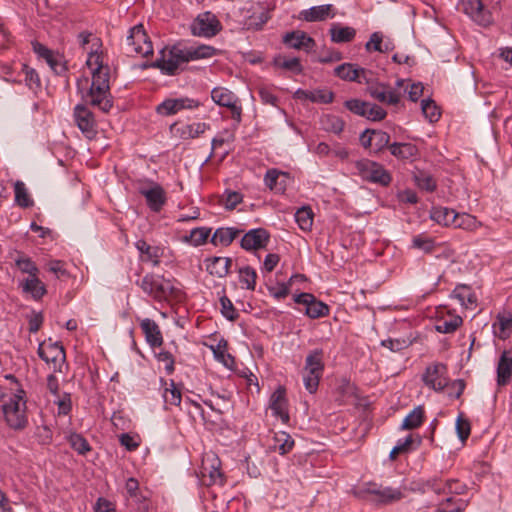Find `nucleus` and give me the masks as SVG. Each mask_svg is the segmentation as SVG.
Instances as JSON below:
<instances>
[{
  "label": "nucleus",
  "mask_w": 512,
  "mask_h": 512,
  "mask_svg": "<svg viewBox=\"0 0 512 512\" xmlns=\"http://www.w3.org/2000/svg\"><path fill=\"white\" fill-rule=\"evenodd\" d=\"M283 43L289 48L304 50L306 52L311 51L315 46L314 39L300 30L286 33L283 36Z\"/></svg>",
  "instance_id": "22"
},
{
  "label": "nucleus",
  "mask_w": 512,
  "mask_h": 512,
  "mask_svg": "<svg viewBox=\"0 0 512 512\" xmlns=\"http://www.w3.org/2000/svg\"><path fill=\"white\" fill-rule=\"evenodd\" d=\"M210 232L208 228H194L191 230L190 235L185 237V240L190 241L194 246H200L207 241Z\"/></svg>",
  "instance_id": "50"
},
{
  "label": "nucleus",
  "mask_w": 512,
  "mask_h": 512,
  "mask_svg": "<svg viewBox=\"0 0 512 512\" xmlns=\"http://www.w3.org/2000/svg\"><path fill=\"white\" fill-rule=\"evenodd\" d=\"M334 99V94L328 89H316L310 91L309 101L313 103L328 104Z\"/></svg>",
  "instance_id": "56"
},
{
  "label": "nucleus",
  "mask_w": 512,
  "mask_h": 512,
  "mask_svg": "<svg viewBox=\"0 0 512 512\" xmlns=\"http://www.w3.org/2000/svg\"><path fill=\"white\" fill-rule=\"evenodd\" d=\"M141 329L145 335L146 341L152 347H159L163 343L162 333L157 323L149 318L141 320Z\"/></svg>",
  "instance_id": "28"
},
{
  "label": "nucleus",
  "mask_w": 512,
  "mask_h": 512,
  "mask_svg": "<svg viewBox=\"0 0 512 512\" xmlns=\"http://www.w3.org/2000/svg\"><path fill=\"white\" fill-rule=\"evenodd\" d=\"M421 109L424 117L428 119L431 123L437 121L440 117L438 107L436 106L433 100H422Z\"/></svg>",
  "instance_id": "51"
},
{
  "label": "nucleus",
  "mask_w": 512,
  "mask_h": 512,
  "mask_svg": "<svg viewBox=\"0 0 512 512\" xmlns=\"http://www.w3.org/2000/svg\"><path fill=\"white\" fill-rule=\"evenodd\" d=\"M456 212L447 207H434L431 211V219L444 226H453Z\"/></svg>",
  "instance_id": "38"
},
{
  "label": "nucleus",
  "mask_w": 512,
  "mask_h": 512,
  "mask_svg": "<svg viewBox=\"0 0 512 512\" xmlns=\"http://www.w3.org/2000/svg\"><path fill=\"white\" fill-rule=\"evenodd\" d=\"M423 85L422 83L418 82V83H412L410 85H405L404 84V87L402 88V92H407L408 93V97L409 99L412 101V102H416L423 94Z\"/></svg>",
  "instance_id": "62"
},
{
  "label": "nucleus",
  "mask_w": 512,
  "mask_h": 512,
  "mask_svg": "<svg viewBox=\"0 0 512 512\" xmlns=\"http://www.w3.org/2000/svg\"><path fill=\"white\" fill-rule=\"evenodd\" d=\"M220 304L221 313L226 319L230 321H235L238 318V313L235 310L233 303L226 295L220 298Z\"/></svg>",
  "instance_id": "57"
},
{
  "label": "nucleus",
  "mask_w": 512,
  "mask_h": 512,
  "mask_svg": "<svg viewBox=\"0 0 512 512\" xmlns=\"http://www.w3.org/2000/svg\"><path fill=\"white\" fill-rule=\"evenodd\" d=\"M258 94H259L260 100L264 104L277 106L278 97L272 92V90L270 88L261 86L258 89Z\"/></svg>",
  "instance_id": "64"
},
{
  "label": "nucleus",
  "mask_w": 512,
  "mask_h": 512,
  "mask_svg": "<svg viewBox=\"0 0 512 512\" xmlns=\"http://www.w3.org/2000/svg\"><path fill=\"white\" fill-rule=\"evenodd\" d=\"M227 343L220 341L215 348L213 353L215 358L221 362L225 367L232 368L234 365V358L226 350Z\"/></svg>",
  "instance_id": "48"
},
{
  "label": "nucleus",
  "mask_w": 512,
  "mask_h": 512,
  "mask_svg": "<svg viewBox=\"0 0 512 512\" xmlns=\"http://www.w3.org/2000/svg\"><path fill=\"white\" fill-rule=\"evenodd\" d=\"M199 471L204 480L206 478L209 479L208 485L224 483L221 472V460L215 450H204Z\"/></svg>",
  "instance_id": "9"
},
{
  "label": "nucleus",
  "mask_w": 512,
  "mask_h": 512,
  "mask_svg": "<svg viewBox=\"0 0 512 512\" xmlns=\"http://www.w3.org/2000/svg\"><path fill=\"white\" fill-rule=\"evenodd\" d=\"M334 16L335 13L333 12V5L331 4L313 6L300 12V19L307 22L324 21Z\"/></svg>",
  "instance_id": "26"
},
{
  "label": "nucleus",
  "mask_w": 512,
  "mask_h": 512,
  "mask_svg": "<svg viewBox=\"0 0 512 512\" xmlns=\"http://www.w3.org/2000/svg\"><path fill=\"white\" fill-rule=\"evenodd\" d=\"M313 217V211L308 206L299 208L295 213V221L297 222L299 228L305 232L311 230L313 225Z\"/></svg>",
  "instance_id": "40"
},
{
  "label": "nucleus",
  "mask_w": 512,
  "mask_h": 512,
  "mask_svg": "<svg viewBox=\"0 0 512 512\" xmlns=\"http://www.w3.org/2000/svg\"><path fill=\"white\" fill-rule=\"evenodd\" d=\"M414 181L420 189L426 192H433L437 187L436 181L432 175L424 171H418L414 175Z\"/></svg>",
  "instance_id": "46"
},
{
  "label": "nucleus",
  "mask_w": 512,
  "mask_h": 512,
  "mask_svg": "<svg viewBox=\"0 0 512 512\" xmlns=\"http://www.w3.org/2000/svg\"><path fill=\"white\" fill-rule=\"evenodd\" d=\"M291 181V177L287 172H281L276 169H270L264 177L265 185L275 193L282 194Z\"/></svg>",
  "instance_id": "23"
},
{
  "label": "nucleus",
  "mask_w": 512,
  "mask_h": 512,
  "mask_svg": "<svg viewBox=\"0 0 512 512\" xmlns=\"http://www.w3.org/2000/svg\"><path fill=\"white\" fill-rule=\"evenodd\" d=\"M324 367L323 350H311L306 356L305 365L302 370L303 383L309 393L314 394L318 390Z\"/></svg>",
  "instance_id": "2"
},
{
  "label": "nucleus",
  "mask_w": 512,
  "mask_h": 512,
  "mask_svg": "<svg viewBox=\"0 0 512 512\" xmlns=\"http://www.w3.org/2000/svg\"><path fill=\"white\" fill-rule=\"evenodd\" d=\"M345 107L352 113L364 117L367 102L359 99H351L345 102Z\"/></svg>",
  "instance_id": "61"
},
{
  "label": "nucleus",
  "mask_w": 512,
  "mask_h": 512,
  "mask_svg": "<svg viewBox=\"0 0 512 512\" xmlns=\"http://www.w3.org/2000/svg\"><path fill=\"white\" fill-rule=\"evenodd\" d=\"M20 287L24 293L30 294L34 300H40L47 292L46 286L39 279L38 274L28 276L22 280Z\"/></svg>",
  "instance_id": "29"
},
{
  "label": "nucleus",
  "mask_w": 512,
  "mask_h": 512,
  "mask_svg": "<svg viewBox=\"0 0 512 512\" xmlns=\"http://www.w3.org/2000/svg\"><path fill=\"white\" fill-rule=\"evenodd\" d=\"M15 264L21 272L28 274V276L36 275L39 272L38 267L29 257L19 256L15 259Z\"/></svg>",
  "instance_id": "52"
},
{
  "label": "nucleus",
  "mask_w": 512,
  "mask_h": 512,
  "mask_svg": "<svg viewBox=\"0 0 512 512\" xmlns=\"http://www.w3.org/2000/svg\"><path fill=\"white\" fill-rule=\"evenodd\" d=\"M137 250L141 254V258L145 262H151L153 266L159 265L160 258L162 257L164 250L160 246H152L145 240H138L135 243Z\"/></svg>",
  "instance_id": "27"
},
{
  "label": "nucleus",
  "mask_w": 512,
  "mask_h": 512,
  "mask_svg": "<svg viewBox=\"0 0 512 512\" xmlns=\"http://www.w3.org/2000/svg\"><path fill=\"white\" fill-rule=\"evenodd\" d=\"M391 154L401 160H413L418 156V148L412 143H393L389 146Z\"/></svg>",
  "instance_id": "31"
},
{
  "label": "nucleus",
  "mask_w": 512,
  "mask_h": 512,
  "mask_svg": "<svg viewBox=\"0 0 512 512\" xmlns=\"http://www.w3.org/2000/svg\"><path fill=\"white\" fill-rule=\"evenodd\" d=\"M163 385L162 397L165 405L179 406L182 400L181 391L173 380L161 379Z\"/></svg>",
  "instance_id": "32"
},
{
  "label": "nucleus",
  "mask_w": 512,
  "mask_h": 512,
  "mask_svg": "<svg viewBox=\"0 0 512 512\" xmlns=\"http://www.w3.org/2000/svg\"><path fill=\"white\" fill-rule=\"evenodd\" d=\"M441 489V480H438L436 478L429 480L419 479L411 482L410 484V490L413 492L426 493L431 490L436 494H440Z\"/></svg>",
  "instance_id": "39"
},
{
  "label": "nucleus",
  "mask_w": 512,
  "mask_h": 512,
  "mask_svg": "<svg viewBox=\"0 0 512 512\" xmlns=\"http://www.w3.org/2000/svg\"><path fill=\"white\" fill-rule=\"evenodd\" d=\"M275 444L269 448H292L294 441L289 434L280 431L274 434Z\"/></svg>",
  "instance_id": "60"
},
{
  "label": "nucleus",
  "mask_w": 512,
  "mask_h": 512,
  "mask_svg": "<svg viewBox=\"0 0 512 512\" xmlns=\"http://www.w3.org/2000/svg\"><path fill=\"white\" fill-rule=\"evenodd\" d=\"M138 284L144 293L157 301L168 299L175 291L170 280L155 274H146Z\"/></svg>",
  "instance_id": "6"
},
{
  "label": "nucleus",
  "mask_w": 512,
  "mask_h": 512,
  "mask_svg": "<svg viewBox=\"0 0 512 512\" xmlns=\"http://www.w3.org/2000/svg\"><path fill=\"white\" fill-rule=\"evenodd\" d=\"M3 414L7 424L13 429H22L26 426V400L25 391L18 389L16 393L11 395L9 399L2 405Z\"/></svg>",
  "instance_id": "3"
},
{
  "label": "nucleus",
  "mask_w": 512,
  "mask_h": 512,
  "mask_svg": "<svg viewBox=\"0 0 512 512\" xmlns=\"http://www.w3.org/2000/svg\"><path fill=\"white\" fill-rule=\"evenodd\" d=\"M139 193L145 197L148 207L154 212H159L166 202V193L157 183L141 187Z\"/></svg>",
  "instance_id": "20"
},
{
  "label": "nucleus",
  "mask_w": 512,
  "mask_h": 512,
  "mask_svg": "<svg viewBox=\"0 0 512 512\" xmlns=\"http://www.w3.org/2000/svg\"><path fill=\"white\" fill-rule=\"evenodd\" d=\"M240 230L233 227H221L218 228L212 238L211 242L214 245L229 246L234 239L238 236Z\"/></svg>",
  "instance_id": "33"
},
{
  "label": "nucleus",
  "mask_w": 512,
  "mask_h": 512,
  "mask_svg": "<svg viewBox=\"0 0 512 512\" xmlns=\"http://www.w3.org/2000/svg\"><path fill=\"white\" fill-rule=\"evenodd\" d=\"M54 403L58 407V415L66 416L72 409L71 396L68 393L57 396V399L54 400Z\"/></svg>",
  "instance_id": "59"
},
{
  "label": "nucleus",
  "mask_w": 512,
  "mask_h": 512,
  "mask_svg": "<svg viewBox=\"0 0 512 512\" xmlns=\"http://www.w3.org/2000/svg\"><path fill=\"white\" fill-rule=\"evenodd\" d=\"M452 297L456 298L460 304L465 307H468L469 304H473L476 301L475 296L465 285L457 286L452 293Z\"/></svg>",
  "instance_id": "49"
},
{
  "label": "nucleus",
  "mask_w": 512,
  "mask_h": 512,
  "mask_svg": "<svg viewBox=\"0 0 512 512\" xmlns=\"http://www.w3.org/2000/svg\"><path fill=\"white\" fill-rule=\"evenodd\" d=\"M355 497L366 499L367 495L376 496V501L381 504H389L399 501L403 498V493L400 489L392 487H382L374 482L364 483L362 486L353 489Z\"/></svg>",
  "instance_id": "5"
},
{
  "label": "nucleus",
  "mask_w": 512,
  "mask_h": 512,
  "mask_svg": "<svg viewBox=\"0 0 512 512\" xmlns=\"http://www.w3.org/2000/svg\"><path fill=\"white\" fill-rule=\"evenodd\" d=\"M32 45L33 51L38 55V57L46 61L55 74L61 75L67 70L62 55L55 53L39 42H33Z\"/></svg>",
  "instance_id": "19"
},
{
  "label": "nucleus",
  "mask_w": 512,
  "mask_h": 512,
  "mask_svg": "<svg viewBox=\"0 0 512 512\" xmlns=\"http://www.w3.org/2000/svg\"><path fill=\"white\" fill-rule=\"evenodd\" d=\"M92 73V83L88 92L89 102L103 112H109L113 106L109 85V67L97 69Z\"/></svg>",
  "instance_id": "1"
},
{
  "label": "nucleus",
  "mask_w": 512,
  "mask_h": 512,
  "mask_svg": "<svg viewBox=\"0 0 512 512\" xmlns=\"http://www.w3.org/2000/svg\"><path fill=\"white\" fill-rule=\"evenodd\" d=\"M512 376V357H508L506 352L500 357L497 367V383L500 386L506 385Z\"/></svg>",
  "instance_id": "35"
},
{
  "label": "nucleus",
  "mask_w": 512,
  "mask_h": 512,
  "mask_svg": "<svg viewBox=\"0 0 512 512\" xmlns=\"http://www.w3.org/2000/svg\"><path fill=\"white\" fill-rule=\"evenodd\" d=\"M269 408L272 410L273 415L279 417L282 421L286 422L289 420L286 390L284 387L279 386L272 393L269 401Z\"/></svg>",
  "instance_id": "24"
},
{
  "label": "nucleus",
  "mask_w": 512,
  "mask_h": 512,
  "mask_svg": "<svg viewBox=\"0 0 512 512\" xmlns=\"http://www.w3.org/2000/svg\"><path fill=\"white\" fill-rule=\"evenodd\" d=\"M355 169L362 180L381 186H388L392 179L383 165L369 159L355 162Z\"/></svg>",
  "instance_id": "7"
},
{
  "label": "nucleus",
  "mask_w": 512,
  "mask_h": 512,
  "mask_svg": "<svg viewBox=\"0 0 512 512\" xmlns=\"http://www.w3.org/2000/svg\"><path fill=\"white\" fill-rule=\"evenodd\" d=\"M22 71L25 74V83L29 87V89L36 90L40 88L41 81L35 69L30 68L26 64H22Z\"/></svg>",
  "instance_id": "55"
},
{
  "label": "nucleus",
  "mask_w": 512,
  "mask_h": 512,
  "mask_svg": "<svg viewBox=\"0 0 512 512\" xmlns=\"http://www.w3.org/2000/svg\"><path fill=\"white\" fill-rule=\"evenodd\" d=\"M434 245V240L424 234L416 235L412 239V246L425 253H430L434 249Z\"/></svg>",
  "instance_id": "54"
},
{
  "label": "nucleus",
  "mask_w": 512,
  "mask_h": 512,
  "mask_svg": "<svg viewBox=\"0 0 512 512\" xmlns=\"http://www.w3.org/2000/svg\"><path fill=\"white\" fill-rule=\"evenodd\" d=\"M462 318L460 316H453L449 320H443L438 322L436 330L440 333H453L462 324Z\"/></svg>",
  "instance_id": "53"
},
{
  "label": "nucleus",
  "mask_w": 512,
  "mask_h": 512,
  "mask_svg": "<svg viewBox=\"0 0 512 512\" xmlns=\"http://www.w3.org/2000/svg\"><path fill=\"white\" fill-rule=\"evenodd\" d=\"M321 126L327 132L340 134L345 126V122L336 115L326 114L321 118Z\"/></svg>",
  "instance_id": "43"
},
{
  "label": "nucleus",
  "mask_w": 512,
  "mask_h": 512,
  "mask_svg": "<svg viewBox=\"0 0 512 512\" xmlns=\"http://www.w3.org/2000/svg\"><path fill=\"white\" fill-rule=\"evenodd\" d=\"M206 262V270L211 275L222 278L228 274L232 260L227 257H213Z\"/></svg>",
  "instance_id": "30"
},
{
  "label": "nucleus",
  "mask_w": 512,
  "mask_h": 512,
  "mask_svg": "<svg viewBox=\"0 0 512 512\" xmlns=\"http://www.w3.org/2000/svg\"><path fill=\"white\" fill-rule=\"evenodd\" d=\"M200 106V102L193 98H167L157 105L156 112L162 116L175 115L182 110H193Z\"/></svg>",
  "instance_id": "14"
},
{
  "label": "nucleus",
  "mask_w": 512,
  "mask_h": 512,
  "mask_svg": "<svg viewBox=\"0 0 512 512\" xmlns=\"http://www.w3.org/2000/svg\"><path fill=\"white\" fill-rule=\"evenodd\" d=\"M188 60L194 61L199 59L211 58L216 54V48L210 45L201 44L198 46L184 47Z\"/></svg>",
  "instance_id": "37"
},
{
  "label": "nucleus",
  "mask_w": 512,
  "mask_h": 512,
  "mask_svg": "<svg viewBox=\"0 0 512 512\" xmlns=\"http://www.w3.org/2000/svg\"><path fill=\"white\" fill-rule=\"evenodd\" d=\"M330 36L335 43H347L355 38L356 30L353 27L333 24L330 28Z\"/></svg>",
  "instance_id": "34"
},
{
  "label": "nucleus",
  "mask_w": 512,
  "mask_h": 512,
  "mask_svg": "<svg viewBox=\"0 0 512 512\" xmlns=\"http://www.w3.org/2000/svg\"><path fill=\"white\" fill-rule=\"evenodd\" d=\"M294 301L298 304L305 306V314L311 319H317L328 315V306L317 300L314 295L310 293H300L295 295Z\"/></svg>",
  "instance_id": "17"
},
{
  "label": "nucleus",
  "mask_w": 512,
  "mask_h": 512,
  "mask_svg": "<svg viewBox=\"0 0 512 512\" xmlns=\"http://www.w3.org/2000/svg\"><path fill=\"white\" fill-rule=\"evenodd\" d=\"M422 380L429 388L442 391L448 385L447 367L442 363L427 367Z\"/></svg>",
  "instance_id": "16"
},
{
  "label": "nucleus",
  "mask_w": 512,
  "mask_h": 512,
  "mask_svg": "<svg viewBox=\"0 0 512 512\" xmlns=\"http://www.w3.org/2000/svg\"><path fill=\"white\" fill-rule=\"evenodd\" d=\"M211 99L216 105L229 109L233 120L241 122L242 105L234 92L225 87H215L211 90Z\"/></svg>",
  "instance_id": "10"
},
{
  "label": "nucleus",
  "mask_w": 512,
  "mask_h": 512,
  "mask_svg": "<svg viewBox=\"0 0 512 512\" xmlns=\"http://www.w3.org/2000/svg\"><path fill=\"white\" fill-rule=\"evenodd\" d=\"M256 278V271L252 267L245 266L239 269V280L242 284V287L248 290H254L256 285Z\"/></svg>",
  "instance_id": "47"
},
{
  "label": "nucleus",
  "mask_w": 512,
  "mask_h": 512,
  "mask_svg": "<svg viewBox=\"0 0 512 512\" xmlns=\"http://www.w3.org/2000/svg\"><path fill=\"white\" fill-rule=\"evenodd\" d=\"M404 84H406L404 79L397 80L394 87L385 83H374L368 86L367 91L372 98L383 104L398 105L402 98Z\"/></svg>",
  "instance_id": "8"
},
{
  "label": "nucleus",
  "mask_w": 512,
  "mask_h": 512,
  "mask_svg": "<svg viewBox=\"0 0 512 512\" xmlns=\"http://www.w3.org/2000/svg\"><path fill=\"white\" fill-rule=\"evenodd\" d=\"M191 33L197 37L212 38L222 29V25L215 14L207 11L199 14L191 23Z\"/></svg>",
  "instance_id": "11"
},
{
  "label": "nucleus",
  "mask_w": 512,
  "mask_h": 512,
  "mask_svg": "<svg viewBox=\"0 0 512 512\" xmlns=\"http://www.w3.org/2000/svg\"><path fill=\"white\" fill-rule=\"evenodd\" d=\"M37 352L42 360L46 363L53 364L54 370H60L62 364L65 362V351L59 342H50L48 344L45 342L40 343Z\"/></svg>",
  "instance_id": "18"
},
{
  "label": "nucleus",
  "mask_w": 512,
  "mask_h": 512,
  "mask_svg": "<svg viewBox=\"0 0 512 512\" xmlns=\"http://www.w3.org/2000/svg\"><path fill=\"white\" fill-rule=\"evenodd\" d=\"M270 235L263 228L251 229L241 239V247L247 251L265 248L269 242Z\"/></svg>",
  "instance_id": "21"
},
{
  "label": "nucleus",
  "mask_w": 512,
  "mask_h": 512,
  "mask_svg": "<svg viewBox=\"0 0 512 512\" xmlns=\"http://www.w3.org/2000/svg\"><path fill=\"white\" fill-rule=\"evenodd\" d=\"M381 345L392 352H399L408 347L409 343L405 339H386L381 341Z\"/></svg>",
  "instance_id": "63"
},
{
  "label": "nucleus",
  "mask_w": 512,
  "mask_h": 512,
  "mask_svg": "<svg viewBox=\"0 0 512 512\" xmlns=\"http://www.w3.org/2000/svg\"><path fill=\"white\" fill-rule=\"evenodd\" d=\"M386 111L377 104L367 102L364 117L372 121H380L386 117Z\"/></svg>",
  "instance_id": "58"
},
{
  "label": "nucleus",
  "mask_w": 512,
  "mask_h": 512,
  "mask_svg": "<svg viewBox=\"0 0 512 512\" xmlns=\"http://www.w3.org/2000/svg\"><path fill=\"white\" fill-rule=\"evenodd\" d=\"M462 11L477 25L488 27L493 24L492 12L484 7L482 0H461Z\"/></svg>",
  "instance_id": "13"
},
{
  "label": "nucleus",
  "mask_w": 512,
  "mask_h": 512,
  "mask_svg": "<svg viewBox=\"0 0 512 512\" xmlns=\"http://www.w3.org/2000/svg\"><path fill=\"white\" fill-rule=\"evenodd\" d=\"M14 192V200L18 206L22 208H28L33 205V200L31 199L24 182L17 180L14 183Z\"/></svg>",
  "instance_id": "44"
},
{
  "label": "nucleus",
  "mask_w": 512,
  "mask_h": 512,
  "mask_svg": "<svg viewBox=\"0 0 512 512\" xmlns=\"http://www.w3.org/2000/svg\"><path fill=\"white\" fill-rule=\"evenodd\" d=\"M480 225L481 223L476 219L475 216L468 213H456L452 227L473 231L476 230Z\"/></svg>",
  "instance_id": "42"
},
{
  "label": "nucleus",
  "mask_w": 512,
  "mask_h": 512,
  "mask_svg": "<svg viewBox=\"0 0 512 512\" xmlns=\"http://www.w3.org/2000/svg\"><path fill=\"white\" fill-rule=\"evenodd\" d=\"M424 420V409L421 406L415 407L402 421L401 428L411 430L419 427Z\"/></svg>",
  "instance_id": "41"
},
{
  "label": "nucleus",
  "mask_w": 512,
  "mask_h": 512,
  "mask_svg": "<svg viewBox=\"0 0 512 512\" xmlns=\"http://www.w3.org/2000/svg\"><path fill=\"white\" fill-rule=\"evenodd\" d=\"M188 62L185 48L175 45L161 50L160 57L151 66L160 69L163 74L174 75L180 65Z\"/></svg>",
  "instance_id": "4"
},
{
  "label": "nucleus",
  "mask_w": 512,
  "mask_h": 512,
  "mask_svg": "<svg viewBox=\"0 0 512 512\" xmlns=\"http://www.w3.org/2000/svg\"><path fill=\"white\" fill-rule=\"evenodd\" d=\"M126 51L128 54L148 56L153 53V47L142 25H136L129 30L126 37Z\"/></svg>",
  "instance_id": "12"
},
{
  "label": "nucleus",
  "mask_w": 512,
  "mask_h": 512,
  "mask_svg": "<svg viewBox=\"0 0 512 512\" xmlns=\"http://www.w3.org/2000/svg\"><path fill=\"white\" fill-rule=\"evenodd\" d=\"M73 116L77 127L84 136L88 139H93L97 134L93 113L85 105L77 104L74 107Z\"/></svg>",
  "instance_id": "15"
},
{
  "label": "nucleus",
  "mask_w": 512,
  "mask_h": 512,
  "mask_svg": "<svg viewBox=\"0 0 512 512\" xmlns=\"http://www.w3.org/2000/svg\"><path fill=\"white\" fill-rule=\"evenodd\" d=\"M273 65L277 68L289 70L297 74L302 72V66L299 59L296 57L287 58L283 55H277L273 60Z\"/></svg>",
  "instance_id": "45"
},
{
  "label": "nucleus",
  "mask_w": 512,
  "mask_h": 512,
  "mask_svg": "<svg viewBox=\"0 0 512 512\" xmlns=\"http://www.w3.org/2000/svg\"><path fill=\"white\" fill-rule=\"evenodd\" d=\"M209 128L210 125L204 122L192 123L178 128L177 134L184 140L194 139L202 135Z\"/></svg>",
  "instance_id": "36"
},
{
  "label": "nucleus",
  "mask_w": 512,
  "mask_h": 512,
  "mask_svg": "<svg viewBox=\"0 0 512 512\" xmlns=\"http://www.w3.org/2000/svg\"><path fill=\"white\" fill-rule=\"evenodd\" d=\"M335 75L345 81H354L358 83L368 82L366 80V70L357 68L354 64L344 63L337 66L334 70Z\"/></svg>",
  "instance_id": "25"
}]
</instances>
